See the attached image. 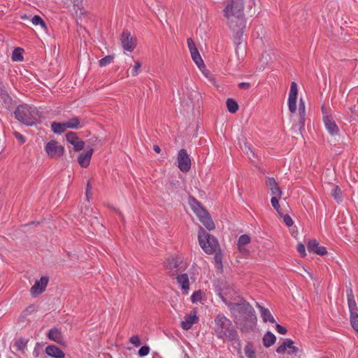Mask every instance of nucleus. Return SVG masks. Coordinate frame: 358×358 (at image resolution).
I'll return each mask as SVG.
<instances>
[{
  "label": "nucleus",
  "instance_id": "nucleus-1",
  "mask_svg": "<svg viewBox=\"0 0 358 358\" xmlns=\"http://www.w3.org/2000/svg\"><path fill=\"white\" fill-rule=\"evenodd\" d=\"M243 9V0H231V3L228 4L224 10L229 27L234 34V43L236 53H238V49L243 42L245 29Z\"/></svg>",
  "mask_w": 358,
  "mask_h": 358
},
{
  "label": "nucleus",
  "instance_id": "nucleus-2",
  "mask_svg": "<svg viewBox=\"0 0 358 358\" xmlns=\"http://www.w3.org/2000/svg\"><path fill=\"white\" fill-rule=\"evenodd\" d=\"M213 331L215 335L220 339L229 341H239L238 332L231 321L224 314H218L214 320Z\"/></svg>",
  "mask_w": 358,
  "mask_h": 358
},
{
  "label": "nucleus",
  "instance_id": "nucleus-3",
  "mask_svg": "<svg viewBox=\"0 0 358 358\" xmlns=\"http://www.w3.org/2000/svg\"><path fill=\"white\" fill-rule=\"evenodd\" d=\"M15 118L27 126H33L39 122L40 115L36 107L23 104L15 111Z\"/></svg>",
  "mask_w": 358,
  "mask_h": 358
},
{
  "label": "nucleus",
  "instance_id": "nucleus-4",
  "mask_svg": "<svg viewBox=\"0 0 358 358\" xmlns=\"http://www.w3.org/2000/svg\"><path fill=\"white\" fill-rule=\"evenodd\" d=\"M198 238L201 248L207 254L215 253L219 250L217 240L214 236L210 235L201 227H199Z\"/></svg>",
  "mask_w": 358,
  "mask_h": 358
},
{
  "label": "nucleus",
  "instance_id": "nucleus-5",
  "mask_svg": "<svg viewBox=\"0 0 358 358\" xmlns=\"http://www.w3.org/2000/svg\"><path fill=\"white\" fill-rule=\"evenodd\" d=\"M215 289L222 301L227 306L231 301H236V292L232 284L223 280H218L215 285Z\"/></svg>",
  "mask_w": 358,
  "mask_h": 358
},
{
  "label": "nucleus",
  "instance_id": "nucleus-6",
  "mask_svg": "<svg viewBox=\"0 0 358 358\" xmlns=\"http://www.w3.org/2000/svg\"><path fill=\"white\" fill-rule=\"evenodd\" d=\"M234 320H240V317L250 313L253 307L245 300L238 297L237 300L231 301L227 305Z\"/></svg>",
  "mask_w": 358,
  "mask_h": 358
},
{
  "label": "nucleus",
  "instance_id": "nucleus-7",
  "mask_svg": "<svg viewBox=\"0 0 358 358\" xmlns=\"http://www.w3.org/2000/svg\"><path fill=\"white\" fill-rule=\"evenodd\" d=\"M257 318L255 315V309L250 310L247 315L240 317V320L234 321L235 324L239 327L243 333H247L253 331L257 326Z\"/></svg>",
  "mask_w": 358,
  "mask_h": 358
},
{
  "label": "nucleus",
  "instance_id": "nucleus-8",
  "mask_svg": "<svg viewBox=\"0 0 358 358\" xmlns=\"http://www.w3.org/2000/svg\"><path fill=\"white\" fill-rule=\"evenodd\" d=\"M192 208L195 214L197 215L199 221L205 226L209 231L215 229V226L211 219L210 214L206 210L196 201H194L191 204Z\"/></svg>",
  "mask_w": 358,
  "mask_h": 358
},
{
  "label": "nucleus",
  "instance_id": "nucleus-9",
  "mask_svg": "<svg viewBox=\"0 0 358 358\" xmlns=\"http://www.w3.org/2000/svg\"><path fill=\"white\" fill-rule=\"evenodd\" d=\"M45 152L51 158H57L63 155L64 148L56 141H50L45 145Z\"/></svg>",
  "mask_w": 358,
  "mask_h": 358
},
{
  "label": "nucleus",
  "instance_id": "nucleus-10",
  "mask_svg": "<svg viewBox=\"0 0 358 358\" xmlns=\"http://www.w3.org/2000/svg\"><path fill=\"white\" fill-rule=\"evenodd\" d=\"M178 166L182 172H187L191 168V159L185 149H181L178 152Z\"/></svg>",
  "mask_w": 358,
  "mask_h": 358
},
{
  "label": "nucleus",
  "instance_id": "nucleus-11",
  "mask_svg": "<svg viewBox=\"0 0 358 358\" xmlns=\"http://www.w3.org/2000/svg\"><path fill=\"white\" fill-rule=\"evenodd\" d=\"M121 43L123 49L128 52H132L136 45V38L128 31H124L121 36Z\"/></svg>",
  "mask_w": 358,
  "mask_h": 358
},
{
  "label": "nucleus",
  "instance_id": "nucleus-12",
  "mask_svg": "<svg viewBox=\"0 0 358 358\" xmlns=\"http://www.w3.org/2000/svg\"><path fill=\"white\" fill-rule=\"evenodd\" d=\"M187 43L189 50L191 54L192 59L194 62V63L198 66L199 68H201L202 66H204L203 61L196 47L194 41L191 38H189L187 40Z\"/></svg>",
  "mask_w": 358,
  "mask_h": 358
},
{
  "label": "nucleus",
  "instance_id": "nucleus-13",
  "mask_svg": "<svg viewBox=\"0 0 358 358\" xmlns=\"http://www.w3.org/2000/svg\"><path fill=\"white\" fill-rule=\"evenodd\" d=\"M298 94L297 85L295 82H292L290 86V90L288 97V107L292 113L296 111V99Z\"/></svg>",
  "mask_w": 358,
  "mask_h": 358
},
{
  "label": "nucleus",
  "instance_id": "nucleus-14",
  "mask_svg": "<svg viewBox=\"0 0 358 358\" xmlns=\"http://www.w3.org/2000/svg\"><path fill=\"white\" fill-rule=\"evenodd\" d=\"M285 351L288 355H296L298 352V348L294 345V341L290 338H286L276 349L278 354H283Z\"/></svg>",
  "mask_w": 358,
  "mask_h": 358
},
{
  "label": "nucleus",
  "instance_id": "nucleus-15",
  "mask_svg": "<svg viewBox=\"0 0 358 358\" xmlns=\"http://www.w3.org/2000/svg\"><path fill=\"white\" fill-rule=\"evenodd\" d=\"M48 283V278L47 277L43 276L39 280H36L34 285L31 288V294L33 296H36L37 295L43 292L45 289V287Z\"/></svg>",
  "mask_w": 358,
  "mask_h": 358
},
{
  "label": "nucleus",
  "instance_id": "nucleus-16",
  "mask_svg": "<svg viewBox=\"0 0 358 358\" xmlns=\"http://www.w3.org/2000/svg\"><path fill=\"white\" fill-rule=\"evenodd\" d=\"M323 120L326 129L331 135L338 134L339 129L331 116L325 115H324Z\"/></svg>",
  "mask_w": 358,
  "mask_h": 358
},
{
  "label": "nucleus",
  "instance_id": "nucleus-17",
  "mask_svg": "<svg viewBox=\"0 0 358 358\" xmlns=\"http://www.w3.org/2000/svg\"><path fill=\"white\" fill-rule=\"evenodd\" d=\"M66 141L73 145L76 151H80L85 147V142L78 139L76 133L70 131L66 134Z\"/></svg>",
  "mask_w": 358,
  "mask_h": 358
},
{
  "label": "nucleus",
  "instance_id": "nucleus-18",
  "mask_svg": "<svg viewBox=\"0 0 358 358\" xmlns=\"http://www.w3.org/2000/svg\"><path fill=\"white\" fill-rule=\"evenodd\" d=\"M179 259L175 257H169L164 263V268L169 271L171 275H175L178 273L179 269Z\"/></svg>",
  "mask_w": 358,
  "mask_h": 358
},
{
  "label": "nucleus",
  "instance_id": "nucleus-19",
  "mask_svg": "<svg viewBox=\"0 0 358 358\" xmlns=\"http://www.w3.org/2000/svg\"><path fill=\"white\" fill-rule=\"evenodd\" d=\"M307 249L309 252H313L319 255L327 254V250L323 246H320L317 240H310L307 244Z\"/></svg>",
  "mask_w": 358,
  "mask_h": 358
},
{
  "label": "nucleus",
  "instance_id": "nucleus-20",
  "mask_svg": "<svg viewBox=\"0 0 358 358\" xmlns=\"http://www.w3.org/2000/svg\"><path fill=\"white\" fill-rule=\"evenodd\" d=\"M251 242V238L248 234L241 235L238 240L237 247L240 253L246 255L249 253V250L246 248V245Z\"/></svg>",
  "mask_w": 358,
  "mask_h": 358
},
{
  "label": "nucleus",
  "instance_id": "nucleus-21",
  "mask_svg": "<svg viewBox=\"0 0 358 358\" xmlns=\"http://www.w3.org/2000/svg\"><path fill=\"white\" fill-rule=\"evenodd\" d=\"M347 298L350 317L358 315V308L351 288L347 290Z\"/></svg>",
  "mask_w": 358,
  "mask_h": 358
},
{
  "label": "nucleus",
  "instance_id": "nucleus-22",
  "mask_svg": "<svg viewBox=\"0 0 358 358\" xmlns=\"http://www.w3.org/2000/svg\"><path fill=\"white\" fill-rule=\"evenodd\" d=\"M47 337L50 340L55 341L60 345L64 344V341L62 332L57 328L50 329L47 334Z\"/></svg>",
  "mask_w": 358,
  "mask_h": 358
},
{
  "label": "nucleus",
  "instance_id": "nucleus-23",
  "mask_svg": "<svg viewBox=\"0 0 358 358\" xmlns=\"http://www.w3.org/2000/svg\"><path fill=\"white\" fill-rule=\"evenodd\" d=\"M266 185L270 189V192L273 196H278V197L281 196L282 191L273 178H267L266 180Z\"/></svg>",
  "mask_w": 358,
  "mask_h": 358
},
{
  "label": "nucleus",
  "instance_id": "nucleus-24",
  "mask_svg": "<svg viewBox=\"0 0 358 358\" xmlns=\"http://www.w3.org/2000/svg\"><path fill=\"white\" fill-rule=\"evenodd\" d=\"M177 282L180 286L182 293L187 294L189 289V280L187 274L183 273L178 275Z\"/></svg>",
  "mask_w": 358,
  "mask_h": 358
},
{
  "label": "nucleus",
  "instance_id": "nucleus-25",
  "mask_svg": "<svg viewBox=\"0 0 358 358\" xmlns=\"http://www.w3.org/2000/svg\"><path fill=\"white\" fill-rule=\"evenodd\" d=\"M45 352L48 355L54 358H64L65 355L64 352L58 347L49 345L45 348Z\"/></svg>",
  "mask_w": 358,
  "mask_h": 358
},
{
  "label": "nucleus",
  "instance_id": "nucleus-26",
  "mask_svg": "<svg viewBox=\"0 0 358 358\" xmlns=\"http://www.w3.org/2000/svg\"><path fill=\"white\" fill-rule=\"evenodd\" d=\"M67 129H77L85 127L86 122L81 120L78 117H73L69 120L66 121Z\"/></svg>",
  "mask_w": 358,
  "mask_h": 358
},
{
  "label": "nucleus",
  "instance_id": "nucleus-27",
  "mask_svg": "<svg viewBox=\"0 0 358 358\" xmlns=\"http://www.w3.org/2000/svg\"><path fill=\"white\" fill-rule=\"evenodd\" d=\"M93 152L94 150L92 148L85 153H81L79 155L78 162L82 167L86 168L89 166Z\"/></svg>",
  "mask_w": 358,
  "mask_h": 358
},
{
  "label": "nucleus",
  "instance_id": "nucleus-28",
  "mask_svg": "<svg viewBox=\"0 0 358 358\" xmlns=\"http://www.w3.org/2000/svg\"><path fill=\"white\" fill-rule=\"evenodd\" d=\"M257 307L259 308L261 317L264 322H269L271 323H275V320L268 308L257 303Z\"/></svg>",
  "mask_w": 358,
  "mask_h": 358
},
{
  "label": "nucleus",
  "instance_id": "nucleus-29",
  "mask_svg": "<svg viewBox=\"0 0 358 358\" xmlns=\"http://www.w3.org/2000/svg\"><path fill=\"white\" fill-rule=\"evenodd\" d=\"M197 320L198 317H196L195 313L186 315L185 320L181 322V327L185 330H188L194 324L197 322Z\"/></svg>",
  "mask_w": 358,
  "mask_h": 358
},
{
  "label": "nucleus",
  "instance_id": "nucleus-30",
  "mask_svg": "<svg viewBox=\"0 0 358 358\" xmlns=\"http://www.w3.org/2000/svg\"><path fill=\"white\" fill-rule=\"evenodd\" d=\"M12 99L8 92L3 88L0 89V102L6 108H9L11 106Z\"/></svg>",
  "mask_w": 358,
  "mask_h": 358
},
{
  "label": "nucleus",
  "instance_id": "nucleus-31",
  "mask_svg": "<svg viewBox=\"0 0 358 358\" xmlns=\"http://www.w3.org/2000/svg\"><path fill=\"white\" fill-rule=\"evenodd\" d=\"M299 123L300 124V127H303L305 125V116H306V107L305 103L302 99L299 101Z\"/></svg>",
  "mask_w": 358,
  "mask_h": 358
},
{
  "label": "nucleus",
  "instance_id": "nucleus-32",
  "mask_svg": "<svg viewBox=\"0 0 358 358\" xmlns=\"http://www.w3.org/2000/svg\"><path fill=\"white\" fill-rule=\"evenodd\" d=\"M51 129L55 134H60L66 131L67 129L66 122H53L51 124Z\"/></svg>",
  "mask_w": 358,
  "mask_h": 358
},
{
  "label": "nucleus",
  "instance_id": "nucleus-33",
  "mask_svg": "<svg viewBox=\"0 0 358 358\" xmlns=\"http://www.w3.org/2000/svg\"><path fill=\"white\" fill-rule=\"evenodd\" d=\"M276 341L275 335L271 331H267L263 337L264 345L266 348L273 345Z\"/></svg>",
  "mask_w": 358,
  "mask_h": 358
},
{
  "label": "nucleus",
  "instance_id": "nucleus-34",
  "mask_svg": "<svg viewBox=\"0 0 358 358\" xmlns=\"http://www.w3.org/2000/svg\"><path fill=\"white\" fill-rule=\"evenodd\" d=\"M245 354L248 358H256V352L252 343L248 342L244 348Z\"/></svg>",
  "mask_w": 358,
  "mask_h": 358
},
{
  "label": "nucleus",
  "instance_id": "nucleus-35",
  "mask_svg": "<svg viewBox=\"0 0 358 358\" xmlns=\"http://www.w3.org/2000/svg\"><path fill=\"white\" fill-rule=\"evenodd\" d=\"M23 49L21 48H16L12 53V60L15 62H22L23 60L22 56Z\"/></svg>",
  "mask_w": 358,
  "mask_h": 358
},
{
  "label": "nucleus",
  "instance_id": "nucleus-36",
  "mask_svg": "<svg viewBox=\"0 0 358 358\" xmlns=\"http://www.w3.org/2000/svg\"><path fill=\"white\" fill-rule=\"evenodd\" d=\"M226 104L228 110L231 113H235L238 109L237 102L232 99H228L226 101Z\"/></svg>",
  "mask_w": 358,
  "mask_h": 358
},
{
  "label": "nucleus",
  "instance_id": "nucleus-37",
  "mask_svg": "<svg viewBox=\"0 0 358 358\" xmlns=\"http://www.w3.org/2000/svg\"><path fill=\"white\" fill-rule=\"evenodd\" d=\"M331 195L334 198V199L336 200L338 202L342 201V192L341 189L338 186L332 189Z\"/></svg>",
  "mask_w": 358,
  "mask_h": 358
},
{
  "label": "nucleus",
  "instance_id": "nucleus-38",
  "mask_svg": "<svg viewBox=\"0 0 358 358\" xmlns=\"http://www.w3.org/2000/svg\"><path fill=\"white\" fill-rule=\"evenodd\" d=\"M279 198L278 196H273L271 199V203L273 208L278 212L279 215H281L280 207L279 204Z\"/></svg>",
  "mask_w": 358,
  "mask_h": 358
},
{
  "label": "nucleus",
  "instance_id": "nucleus-39",
  "mask_svg": "<svg viewBox=\"0 0 358 358\" xmlns=\"http://www.w3.org/2000/svg\"><path fill=\"white\" fill-rule=\"evenodd\" d=\"M34 25H41L43 28H46L44 20L38 15H34L31 19Z\"/></svg>",
  "mask_w": 358,
  "mask_h": 358
},
{
  "label": "nucleus",
  "instance_id": "nucleus-40",
  "mask_svg": "<svg viewBox=\"0 0 358 358\" xmlns=\"http://www.w3.org/2000/svg\"><path fill=\"white\" fill-rule=\"evenodd\" d=\"M114 57L112 55H108L101 59L99 62V66L101 67L106 66V65L113 62Z\"/></svg>",
  "mask_w": 358,
  "mask_h": 358
},
{
  "label": "nucleus",
  "instance_id": "nucleus-41",
  "mask_svg": "<svg viewBox=\"0 0 358 358\" xmlns=\"http://www.w3.org/2000/svg\"><path fill=\"white\" fill-rule=\"evenodd\" d=\"M141 63L138 61L134 62V65L131 69V74L132 76H136L140 73Z\"/></svg>",
  "mask_w": 358,
  "mask_h": 358
},
{
  "label": "nucleus",
  "instance_id": "nucleus-42",
  "mask_svg": "<svg viewBox=\"0 0 358 358\" xmlns=\"http://www.w3.org/2000/svg\"><path fill=\"white\" fill-rule=\"evenodd\" d=\"M27 341L24 339H19L15 343V347L18 350H23L27 345Z\"/></svg>",
  "mask_w": 358,
  "mask_h": 358
},
{
  "label": "nucleus",
  "instance_id": "nucleus-43",
  "mask_svg": "<svg viewBox=\"0 0 358 358\" xmlns=\"http://www.w3.org/2000/svg\"><path fill=\"white\" fill-rule=\"evenodd\" d=\"M191 299H192V301L193 303H196L198 301H200L202 299V292L201 290L194 292L192 294Z\"/></svg>",
  "mask_w": 358,
  "mask_h": 358
},
{
  "label": "nucleus",
  "instance_id": "nucleus-44",
  "mask_svg": "<svg viewBox=\"0 0 358 358\" xmlns=\"http://www.w3.org/2000/svg\"><path fill=\"white\" fill-rule=\"evenodd\" d=\"M129 342L135 347H139L141 345L140 337L138 335L131 336L129 339Z\"/></svg>",
  "mask_w": 358,
  "mask_h": 358
},
{
  "label": "nucleus",
  "instance_id": "nucleus-45",
  "mask_svg": "<svg viewBox=\"0 0 358 358\" xmlns=\"http://www.w3.org/2000/svg\"><path fill=\"white\" fill-rule=\"evenodd\" d=\"M280 215L283 217V221L287 227H291L293 225L294 222L289 215H283L282 213Z\"/></svg>",
  "mask_w": 358,
  "mask_h": 358
},
{
  "label": "nucleus",
  "instance_id": "nucleus-46",
  "mask_svg": "<svg viewBox=\"0 0 358 358\" xmlns=\"http://www.w3.org/2000/svg\"><path fill=\"white\" fill-rule=\"evenodd\" d=\"M350 322L352 328L358 333V315L350 317Z\"/></svg>",
  "mask_w": 358,
  "mask_h": 358
},
{
  "label": "nucleus",
  "instance_id": "nucleus-47",
  "mask_svg": "<svg viewBox=\"0 0 358 358\" xmlns=\"http://www.w3.org/2000/svg\"><path fill=\"white\" fill-rule=\"evenodd\" d=\"M150 352V348L147 345L142 346L138 350V355L141 357H145Z\"/></svg>",
  "mask_w": 358,
  "mask_h": 358
},
{
  "label": "nucleus",
  "instance_id": "nucleus-48",
  "mask_svg": "<svg viewBox=\"0 0 358 358\" xmlns=\"http://www.w3.org/2000/svg\"><path fill=\"white\" fill-rule=\"evenodd\" d=\"M297 250L301 257H305L306 255L305 246L302 243L298 244Z\"/></svg>",
  "mask_w": 358,
  "mask_h": 358
},
{
  "label": "nucleus",
  "instance_id": "nucleus-49",
  "mask_svg": "<svg viewBox=\"0 0 358 358\" xmlns=\"http://www.w3.org/2000/svg\"><path fill=\"white\" fill-rule=\"evenodd\" d=\"M275 328H276V331L280 334H285L287 333V329L285 327L281 326L280 324H275Z\"/></svg>",
  "mask_w": 358,
  "mask_h": 358
},
{
  "label": "nucleus",
  "instance_id": "nucleus-50",
  "mask_svg": "<svg viewBox=\"0 0 358 358\" xmlns=\"http://www.w3.org/2000/svg\"><path fill=\"white\" fill-rule=\"evenodd\" d=\"M14 135L15 138L19 141L20 144H22L25 142V138L20 133L15 131L14 132Z\"/></svg>",
  "mask_w": 358,
  "mask_h": 358
},
{
  "label": "nucleus",
  "instance_id": "nucleus-51",
  "mask_svg": "<svg viewBox=\"0 0 358 358\" xmlns=\"http://www.w3.org/2000/svg\"><path fill=\"white\" fill-rule=\"evenodd\" d=\"M245 149L248 150V151H246V153L248 155V157L250 159H251V156H253V157L255 156V153L251 150L250 147L248 144H246V143L245 144Z\"/></svg>",
  "mask_w": 358,
  "mask_h": 358
},
{
  "label": "nucleus",
  "instance_id": "nucleus-52",
  "mask_svg": "<svg viewBox=\"0 0 358 358\" xmlns=\"http://www.w3.org/2000/svg\"><path fill=\"white\" fill-rule=\"evenodd\" d=\"M250 85L249 83H240L238 84V87L241 89L248 90L250 87Z\"/></svg>",
  "mask_w": 358,
  "mask_h": 358
},
{
  "label": "nucleus",
  "instance_id": "nucleus-53",
  "mask_svg": "<svg viewBox=\"0 0 358 358\" xmlns=\"http://www.w3.org/2000/svg\"><path fill=\"white\" fill-rule=\"evenodd\" d=\"M90 189H91V187H90V182H88L87 185L86 192H85L86 199L87 201H89V194H90Z\"/></svg>",
  "mask_w": 358,
  "mask_h": 358
},
{
  "label": "nucleus",
  "instance_id": "nucleus-54",
  "mask_svg": "<svg viewBox=\"0 0 358 358\" xmlns=\"http://www.w3.org/2000/svg\"><path fill=\"white\" fill-rule=\"evenodd\" d=\"M206 76L207 78H208V80L211 84H213L215 86H217L215 79L213 76H210L208 77L207 74Z\"/></svg>",
  "mask_w": 358,
  "mask_h": 358
},
{
  "label": "nucleus",
  "instance_id": "nucleus-55",
  "mask_svg": "<svg viewBox=\"0 0 358 358\" xmlns=\"http://www.w3.org/2000/svg\"><path fill=\"white\" fill-rule=\"evenodd\" d=\"M153 150H154V151H155L156 153H159V152H160V151H161V148H160V147H159V145H155L153 146Z\"/></svg>",
  "mask_w": 358,
  "mask_h": 358
},
{
  "label": "nucleus",
  "instance_id": "nucleus-56",
  "mask_svg": "<svg viewBox=\"0 0 358 358\" xmlns=\"http://www.w3.org/2000/svg\"><path fill=\"white\" fill-rule=\"evenodd\" d=\"M215 261L217 262H220L221 261V258L220 257V255H218L217 254L215 255Z\"/></svg>",
  "mask_w": 358,
  "mask_h": 358
},
{
  "label": "nucleus",
  "instance_id": "nucleus-57",
  "mask_svg": "<svg viewBox=\"0 0 358 358\" xmlns=\"http://www.w3.org/2000/svg\"><path fill=\"white\" fill-rule=\"evenodd\" d=\"M28 18L29 17L26 14L21 16V19H22V20H27Z\"/></svg>",
  "mask_w": 358,
  "mask_h": 358
},
{
  "label": "nucleus",
  "instance_id": "nucleus-58",
  "mask_svg": "<svg viewBox=\"0 0 358 358\" xmlns=\"http://www.w3.org/2000/svg\"><path fill=\"white\" fill-rule=\"evenodd\" d=\"M34 310V308L31 306H29L27 308L26 311H32Z\"/></svg>",
  "mask_w": 358,
  "mask_h": 358
},
{
  "label": "nucleus",
  "instance_id": "nucleus-59",
  "mask_svg": "<svg viewBox=\"0 0 358 358\" xmlns=\"http://www.w3.org/2000/svg\"><path fill=\"white\" fill-rule=\"evenodd\" d=\"M322 112H323V114H324V108L322 107Z\"/></svg>",
  "mask_w": 358,
  "mask_h": 358
},
{
  "label": "nucleus",
  "instance_id": "nucleus-60",
  "mask_svg": "<svg viewBox=\"0 0 358 358\" xmlns=\"http://www.w3.org/2000/svg\"><path fill=\"white\" fill-rule=\"evenodd\" d=\"M187 358H189V357H187Z\"/></svg>",
  "mask_w": 358,
  "mask_h": 358
}]
</instances>
